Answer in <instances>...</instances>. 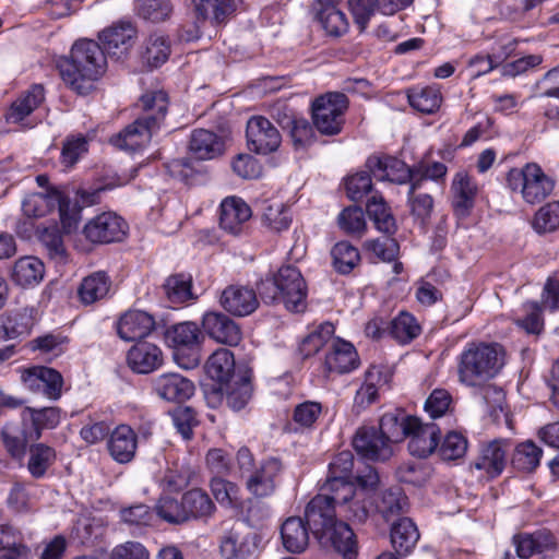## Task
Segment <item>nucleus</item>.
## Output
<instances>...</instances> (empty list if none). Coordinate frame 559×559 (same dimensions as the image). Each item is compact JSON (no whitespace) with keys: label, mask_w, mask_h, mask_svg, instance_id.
<instances>
[{"label":"nucleus","mask_w":559,"mask_h":559,"mask_svg":"<svg viewBox=\"0 0 559 559\" xmlns=\"http://www.w3.org/2000/svg\"><path fill=\"white\" fill-rule=\"evenodd\" d=\"M106 56L102 47L92 39H80L71 48L70 56L62 58L58 69L63 82L80 95L94 88L106 71Z\"/></svg>","instance_id":"1"},{"label":"nucleus","mask_w":559,"mask_h":559,"mask_svg":"<svg viewBox=\"0 0 559 559\" xmlns=\"http://www.w3.org/2000/svg\"><path fill=\"white\" fill-rule=\"evenodd\" d=\"M168 104V95L164 91H152L142 95L140 98L142 115L118 134L111 136L110 143L126 151H136L147 145L153 134L160 129Z\"/></svg>","instance_id":"2"},{"label":"nucleus","mask_w":559,"mask_h":559,"mask_svg":"<svg viewBox=\"0 0 559 559\" xmlns=\"http://www.w3.org/2000/svg\"><path fill=\"white\" fill-rule=\"evenodd\" d=\"M258 292L265 304L283 302L292 312H302L307 307L306 281L293 265H284L272 276L261 280Z\"/></svg>","instance_id":"3"},{"label":"nucleus","mask_w":559,"mask_h":559,"mask_svg":"<svg viewBox=\"0 0 559 559\" xmlns=\"http://www.w3.org/2000/svg\"><path fill=\"white\" fill-rule=\"evenodd\" d=\"M366 474H357L356 479L360 486L357 488L354 483H340L334 480L326 485V490L336 503L338 516L355 523H364L369 516V495L367 489L374 488L379 483L377 471L366 467Z\"/></svg>","instance_id":"4"},{"label":"nucleus","mask_w":559,"mask_h":559,"mask_svg":"<svg viewBox=\"0 0 559 559\" xmlns=\"http://www.w3.org/2000/svg\"><path fill=\"white\" fill-rule=\"evenodd\" d=\"M504 349L497 343H472L460 355L457 373L462 383L480 385L496 377L504 365Z\"/></svg>","instance_id":"5"},{"label":"nucleus","mask_w":559,"mask_h":559,"mask_svg":"<svg viewBox=\"0 0 559 559\" xmlns=\"http://www.w3.org/2000/svg\"><path fill=\"white\" fill-rule=\"evenodd\" d=\"M236 462L240 476L246 478V488L252 496L263 499L275 492L284 471L280 459L270 456L257 465L251 451L242 447L237 452Z\"/></svg>","instance_id":"6"},{"label":"nucleus","mask_w":559,"mask_h":559,"mask_svg":"<svg viewBox=\"0 0 559 559\" xmlns=\"http://www.w3.org/2000/svg\"><path fill=\"white\" fill-rule=\"evenodd\" d=\"M348 106V97L342 92H326L316 97L311 105L314 128L324 135L341 133Z\"/></svg>","instance_id":"7"},{"label":"nucleus","mask_w":559,"mask_h":559,"mask_svg":"<svg viewBox=\"0 0 559 559\" xmlns=\"http://www.w3.org/2000/svg\"><path fill=\"white\" fill-rule=\"evenodd\" d=\"M507 183L512 191H519L528 204L544 201L555 187V181L537 164H527L522 169H510Z\"/></svg>","instance_id":"8"},{"label":"nucleus","mask_w":559,"mask_h":559,"mask_svg":"<svg viewBox=\"0 0 559 559\" xmlns=\"http://www.w3.org/2000/svg\"><path fill=\"white\" fill-rule=\"evenodd\" d=\"M320 490L305 510L307 525L317 539L338 521L337 507L331 498L333 495L326 490V485H322Z\"/></svg>","instance_id":"9"},{"label":"nucleus","mask_w":559,"mask_h":559,"mask_svg":"<svg viewBox=\"0 0 559 559\" xmlns=\"http://www.w3.org/2000/svg\"><path fill=\"white\" fill-rule=\"evenodd\" d=\"M21 381L27 390L50 401H58L62 395L63 377L53 368L33 366L21 369Z\"/></svg>","instance_id":"10"},{"label":"nucleus","mask_w":559,"mask_h":559,"mask_svg":"<svg viewBox=\"0 0 559 559\" xmlns=\"http://www.w3.org/2000/svg\"><path fill=\"white\" fill-rule=\"evenodd\" d=\"M246 138L248 148L260 155L276 152L282 143L277 128L263 116H253L248 120Z\"/></svg>","instance_id":"11"},{"label":"nucleus","mask_w":559,"mask_h":559,"mask_svg":"<svg viewBox=\"0 0 559 559\" xmlns=\"http://www.w3.org/2000/svg\"><path fill=\"white\" fill-rule=\"evenodd\" d=\"M128 225L122 217L114 212H104L90 219L83 229L87 240L94 243L121 241L127 234Z\"/></svg>","instance_id":"12"},{"label":"nucleus","mask_w":559,"mask_h":559,"mask_svg":"<svg viewBox=\"0 0 559 559\" xmlns=\"http://www.w3.org/2000/svg\"><path fill=\"white\" fill-rule=\"evenodd\" d=\"M510 444L507 440L495 439L480 445L477 457L471 468L480 472L481 476L496 478L503 472L508 462Z\"/></svg>","instance_id":"13"},{"label":"nucleus","mask_w":559,"mask_h":559,"mask_svg":"<svg viewBox=\"0 0 559 559\" xmlns=\"http://www.w3.org/2000/svg\"><path fill=\"white\" fill-rule=\"evenodd\" d=\"M366 167L377 180L412 186L414 179L413 166L409 167L396 157L370 156L366 162Z\"/></svg>","instance_id":"14"},{"label":"nucleus","mask_w":559,"mask_h":559,"mask_svg":"<svg viewBox=\"0 0 559 559\" xmlns=\"http://www.w3.org/2000/svg\"><path fill=\"white\" fill-rule=\"evenodd\" d=\"M219 305L234 317H247L258 309L259 299L252 287L231 284L223 289Z\"/></svg>","instance_id":"15"},{"label":"nucleus","mask_w":559,"mask_h":559,"mask_svg":"<svg viewBox=\"0 0 559 559\" xmlns=\"http://www.w3.org/2000/svg\"><path fill=\"white\" fill-rule=\"evenodd\" d=\"M353 447L361 457L371 461H385L393 454L392 447L374 426L358 428L353 438Z\"/></svg>","instance_id":"16"},{"label":"nucleus","mask_w":559,"mask_h":559,"mask_svg":"<svg viewBox=\"0 0 559 559\" xmlns=\"http://www.w3.org/2000/svg\"><path fill=\"white\" fill-rule=\"evenodd\" d=\"M202 326L212 340L229 346L238 345L242 337L240 326L223 312L210 311L204 313Z\"/></svg>","instance_id":"17"},{"label":"nucleus","mask_w":559,"mask_h":559,"mask_svg":"<svg viewBox=\"0 0 559 559\" xmlns=\"http://www.w3.org/2000/svg\"><path fill=\"white\" fill-rule=\"evenodd\" d=\"M358 365V354L353 344L340 338L332 340L323 365L325 376L348 373Z\"/></svg>","instance_id":"18"},{"label":"nucleus","mask_w":559,"mask_h":559,"mask_svg":"<svg viewBox=\"0 0 559 559\" xmlns=\"http://www.w3.org/2000/svg\"><path fill=\"white\" fill-rule=\"evenodd\" d=\"M440 429L433 423L423 424L417 417L412 420V427L406 438H409V453L418 457H427L439 444Z\"/></svg>","instance_id":"19"},{"label":"nucleus","mask_w":559,"mask_h":559,"mask_svg":"<svg viewBox=\"0 0 559 559\" xmlns=\"http://www.w3.org/2000/svg\"><path fill=\"white\" fill-rule=\"evenodd\" d=\"M135 34V28L129 22L104 29L99 39L103 43L102 49L105 56L108 55L117 60L124 57L133 46Z\"/></svg>","instance_id":"20"},{"label":"nucleus","mask_w":559,"mask_h":559,"mask_svg":"<svg viewBox=\"0 0 559 559\" xmlns=\"http://www.w3.org/2000/svg\"><path fill=\"white\" fill-rule=\"evenodd\" d=\"M252 215L250 206L240 198L228 197L221 203L219 226L231 235H240Z\"/></svg>","instance_id":"21"},{"label":"nucleus","mask_w":559,"mask_h":559,"mask_svg":"<svg viewBox=\"0 0 559 559\" xmlns=\"http://www.w3.org/2000/svg\"><path fill=\"white\" fill-rule=\"evenodd\" d=\"M452 207L457 218H466L474 205L478 186L473 177L464 171L457 173L452 181Z\"/></svg>","instance_id":"22"},{"label":"nucleus","mask_w":559,"mask_h":559,"mask_svg":"<svg viewBox=\"0 0 559 559\" xmlns=\"http://www.w3.org/2000/svg\"><path fill=\"white\" fill-rule=\"evenodd\" d=\"M154 328L153 316L141 310H129L117 322V333L126 342L140 341L148 336Z\"/></svg>","instance_id":"23"},{"label":"nucleus","mask_w":559,"mask_h":559,"mask_svg":"<svg viewBox=\"0 0 559 559\" xmlns=\"http://www.w3.org/2000/svg\"><path fill=\"white\" fill-rule=\"evenodd\" d=\"M155 393L167 402L181 403L194 393V384L179 373H164L153 381Z\"/></svg>","instance_id":"24"},{"label":"nucleus","mask_w":559,"mask_h":559,"mask_svg":"<svg viewBox=\"0 0 559 559\" xmlns=\"http://www.w3.org/2000/svg\"><path fill=\"white\" fill-rule=\"evenodd\" d=\"M323 547H331L344 559H355L357 556L356 536L350 526L344 521H337L318 538Z\"/></svg>","instance_id":"25"},{"label":"nucleus","mask_w":559,"mask_h":559,"mask_svg":"<svg viewBox=\"0 0 559 559\" xmlns=\"http://www.w3.org/2000/svg\"><path fill=\"white\" fill-rule=\"evenodd\" d=\"M138 436L128 425L117 426L109 435L107 450L119 464L130 463L136 453Z\"/></svg>","instance_id":"26"},{"label":"nucleus","mask_w":559,"mask_h":559,"mask_svg":"<svg viewBox=\"0 0 559 559\" xmlns=\"http://www.w3.org/2000/svg\"><path fill=\"white\" fill-rule=\"evenodd\" d=\"M56 210L59 213L63 227L70 229L72 224L64 217V204L59 193H32L25 197L22 202V211L27 217H43Z\"/></svg>","instance_id":"27"},{"label":"nucleus","mask_w":559,"mask_h":559,"mask_svg":"<svg viewBox=\"0 0 559 559\" xmlns=\"http://www.w3.org/2000/svg\"><path fill=\"white\" fill-rule=\"evenodd\" d=\"M189 150L200 160L213 159L225 152V140L213 131L197 129L191 133Z\"/></svg>","instance_id":"28"},{"label":"nucleus","mask_w":559,"mask_h":559,"mask_svg":"<svg viewBox=\"0 0 559 559\" xmlns=\"http://www.w3.org/2000/svg\"><path fill=\"white\" fill-rule=\"evenodd\" d=\"M127 361L134 372L150 373L162 365L163 355L155 344L139 342L129 349Z\"/></svg>","instance_id":"29"},{"label":"nucleus","mask_w":559,"mask_h":559,"mask_svg":"<svg viewBox=\"0 0 559 559\" xmlns=\"http://www.w3.org/2000/svg\"><path fill=\"white\" fill-rule=\"evenodd\" d=\"M187 521L202 520L212 518L216 511V506L209 493L201 488H192L181 496Z\"/></svg>","instance_id":"30"},{"label":"nucleus","mask_w":559,"mask_h":559,"mask_svg":"<svg viewBox=\"0 0 559 559\" xmlns=\"http://www.w3.org/2000/svg\"><path fill=\"white\" fill-rule=\"evenodd\" d=\"M166 338L176 349L177 356L183 349H198L202 341V333L197 323L186 321L167 329Z\"/></svg>","instance_id":"31"},{"label":"nucleus","mask_w":559,"mask_h":559,"mask_svg":"<svg viewBox=\"0 0 559 559\" xmlns=\"http://www.w3.org/2000/svg\"><path fill=\"white\" fill-rule=\"evenodd\" d=\"M111 287V280L104 271L93 272L85 276L78 289V295L82 304L93 305L105 299Z\"/></svg>","instance_id":"32"},{"label":"nucleus","mask_w":559,"mask_h":559,"mask_svg":"<svg viewBox=\"0 0 559 559\" xmlns=\"http://www.w3.org/2000/svg\"><path fill=\"white\" fill-rule=\"evenodd\" d=\"M45 99V90L40 84H34L21 97L12 103L7 112V121L21 123L28 117Z\"/></svg>","instance_id":"33"},{"label":"nucleus","mask_w":559,"mask_h":559,"mask_svg":"<svg viewBox=\"0 0 559 559\" xmlns=\"http://www.w3.org/2000/svg\"><path fill=\"white\" fill-rule=\"evenodd\" d=\"M414 418L415 416H408L403 412L386 413L380 419L378 431L392 447L393 443L406 438Z\"/></svg>","instance_id":"34"},{"label":"nucleus","mask_w":559,"mask_h":559,"mask_svg":"<svg viewBox=\"0 0 559 559\" xmlns=\"http://www.w3.org/2000/svg\"><path fill=\"white\" fill-rule=\"evenodd\" d=\"M33 320L27 309L0 314V341L14 340L31 333Z\"/></svg>","instance_id":"35"},{"label":"nucleus","mask_w":559,"mask_h":559,"mask_svg":"<svg viewBox=\"0 0 559 559\" xmlns=\"http://www.w3.org/2000/svg\"><path fill=\"white\" fill-rule=\"evenodd\" d=\"M45 275V265L36 257L27 255L15 261L12 270V280L22 287L39 284Z\"/></svg>","instance_id":"36"},{"label":"nucleus","mask_w":559,"mask_h":559,"mask_svg":"<svg viewBox=\"0 0 559 559\" xmlns=\"http://www.w3.org/2000/svg\"><path fill=\"white\" fill-rule=\"evenodd\" d=\"M321 9L317 13V19L331 37H341L349 29V22L344 12L338 10L333 1H319Z\"/></svg>","instance_id":"37"},{"label":"nucleus","mask_w":559,"mask_h":559,"mask_svg":"<svg viewBox=\"0 0 559 559\" xmlns=\"http://www.w3.org/2000/svg\"><path fill=\"white\" fill-rule=\"evenodd\" d=\"M205 370L211 379L222 383L239 376L235 373L234 354L227 348L214 352L206 361Z\"/></svg>","instance_id":"38"},{"label":"nucleus","mask_w":559,"mask_h":559,"mask_svg":"<svg viewBox=\"0 0 559 559\" xmlns=\"http://www.w3.org/2000/svg\"><path fill=\"white\" fill-rule=\"evenodd\" d=\"M281 535L284 547L290 552H300L308 546L309 533L301 518H288L282 525Z\"/></svg>","instance_id":"39"},{"label":"nucleus","mask_w":559,"mask_h":559,"mask_svg":"<svg viewBox=\"0 0 559 559\" xmlns=\"http://www.w3.org/2000/svg\"><path fill=\"white\" fill-rule=\"evenodd\" d=\"M419 539V532L415 523L408 519H400L392 525L391 543L400 555H407Z\"/></svg>","instance_id":"40"},{"label":"nucleus","mask_w":559,"mask_h":559,"mask_svg":"<svg viewBox=\"0 0 559 559\" xmlns=\"http://www.w3.org/2000/svg\"><path fill=\"white\" fill-rule=\"evenodd\" d=\"M367 213L376 228L386 235L396 231L395 218L381 194H373L367 202Z\"/></svg>","instance_id":"41"},{"label":"nucleus","mask_w":559,"mask_h":559,"mask_svg":"<svg viewBox=\"0 0 559 559\" xmlns=\"http://www.w3.org/2000/svg\"><path fill=\"white\" fill-rule=\"evenodd\" d=\"M251 395L252 386L247 372L225 383L226 405L235 412L241 411L248 404Z\"/></svg>","instance_id":"42"},{"label":"nucleus","mask_w":559,"mask_h":559,"mask_svg":"<svg viewBox=\"0 0 559 559\" xmlns=\"http://www.w3.org/2000/svg\"><path fill=\"white\" fill-rule=\"evenodd\" d=\"M407 98L409 105L424 114H433L442 103V95L436 86L413 87L408 90Z\"/></svg>","instance_id":"43"},{"label":"nucleus","mask_w":559,"mask_h":559,"mask_svg":"<svg viewBox=\"0 0 559 559\" xmlns=\"http://www.w3.org/2000/svg\"><path fill=\"white\" fill-rule=\"evenodd\" d=\"M543 450L533 441L519 443L511 456L512 466L520 472H533L540 463Z\"/></svg>","instance_id":"44"},{"label":"nucleus","mask_w":559,"mask_h":559,"mask_svg":"<svg viewBox=\"0 0 559 559\" xmlns=\"http://www.w3.org/2000/svg\"><path fill=\"white\" fill-rule=\"evenodd\" d=\"M164 290L167 299L175 305L185 304L194 299L192 293V277L189 274L170 275L164 284Z\"/></svg>","instance_id":"45"},{"label":"nucleus","mask_w":559,"mask_h":559,"mask_svg":"<svg viewBox=\"0 0 559 559\" xmlns=\"http://www.w3.org/2000/svg\"><path fill=\"white\" fill-rule=\"evenodd\" d=\"M24 413L29 415L34 428L33 431H31V437L35 439L40 438L41 430L53 429L60 423L61 409L56 406L41 408L26 407Z\"/></svg>","instance_id":"46"},{"label":"nucleus","mask_w":559,"mask_h":559,"mask_svg":"<svg viewBox=\"0 0 559 559\" xmlns=\"http://www.w3.org/2000/svg\"><path fill=\"white\" fill-rule=\"evenodd\" d=\"M1 437L5 449L14 457H20L24 454L29 440H36L34 437H31V432H27L19 424L14 423L3 426Z\"/></svg>","instance_id":"47"},{"label":"nucleus","mask_w":559,"mask_h":559,"mask_svg":"<svg viewBox=\"0 0 559 559\" xmlns=\"http://www.w3.org/2000/svg\"><path fill=\"white\" fill-rule=\"evenodd\" d=\"M420 333V326L414 316L401 312L389 323V334L401 344H407Z\"/></svg>","instance_id":"48"},{"label":"nucleus","mask_w":559,"mask_h":559,"mask_svg":"<svg viewBox=\"0 0 559 559\" xmlns=\"http://www.w3.org/2000/svg\"><path fill=\"white\" fill-rule=\"evenodd\" d=\"M332 264L340 274H348L360 261V254L356 247L347 241H340L331 250Z\"/></svg>","instance_id":"49"},{"label":"nucleus","mask_w":559,"mask_h":559,"mask_svg":"<svg viewBox=\"0 0 559 559\" xmlns=\"http://www.w3.org/2000/svg\"><path fill=\"white\" fill-rule=\"evenodd\" d=\"M56 461V451L44 443L33 444L29 448L27 468L35 478H41Z\"/></svg>","instance_id":"50"},{"label":"nucleus","mask_w":559,"mask_h":559,"mask_svg":"<svg viewBox=\"0 0 559 559\" xmlns=\"http://www.w3.org/2000/svg\"><path fill=\"white\" fill-rule=\"evenodd\" d=\"M170 55V45L168 39L158 34L151 35L142 52V59L147 66L158 68L165 63Z\"/></svg>","instance_id":"51"},{"label":"nucleus","mask_w":559,"mask_h":559,"mask_svg":"<svg viewBox=\"0 0 559 559\" xmlns=\"http://www.w3.org/2000/svg\"><path fill=\"white\" fill-rule=\"evenodd\" d=\"M533 229L538 235H546L559 229V201L548 202L535 213Z\"/></svg>","instance_id":"52"},{"label":"nucleus","mask_w":559,"mask_h":559,"mask_svg":"<svg viewBox=\"0 0 559 559\" xmlns=\"http://www.w3.org/2000/svg\"><path fill=\"white\" fill-rule=\"evenodd\" d=\"M407 498L400 487L390 488L382 492L377 502V510L385 519L390 521L393 516L403 512Z\"/></svg>","instance_id":"53"},{"label":"nucleus","mask_w":559,"mask_h":559,"mask_svg":"<svg viewBox=\"0 0 559 559\" xmlns=\"http://www.w3.org/2000/svg\"><path fill=\"white\" fill-rule=\"evenodd\" d=\"M155 511L167 523L183 524L188 522L181 498L178 500L171 496H163L157 500Z\"/></svg>","instance_id":"54"},{"label":"nucleus","mask_w":559,"mask_h":559,"mask_svg":"<svg viewBox=\"0 0 559 559\" xmlns=\"http://www.w3.org/2000/svg\"><path fill=\"white\" fill-rule=\"evenodd\" d=\"M135 11L142 19L158 23L170 16L173 5L169 0H136Z\"/></svg>","instance_id":"55"},{"label":"nucleus","mask_w":559,"mask_h":559,"mask_svg":"<svg viewBox=\"0 0 559 559\" xmlns=\"http://www.w3.org/2000/svg\"><path fill=\"white\" fill-rule=\"evenodd\" d=\"M335 332V328L332 323H322L316 331L307 335L300 346L299 350L305 357L317 354L324 345L330 341Z\"/></svg>","instance_id":"56"},{"label":"nucleus","mask_w":559,"mask_h":559,"mask_svg":"<svg viewBox=\"0 0 559 559\" xmlns=\"http://www.w3.org/2000/svg\"><path fill=\"white\" fill-rule=\"evenodd\" d=\"M414 179L412 182V190L421 188L423 182L432 180L439 182L444 179L448 168L441 162L425 163L419 162L413 165Z\"/></svg>","instance_id":"57"},{"label":"nucleus","mask_w":559,"mask_h":559,"mask_svg":"<svg viewBox=\"0 0 559 559\" xmlns=\"http://www.w3.org/2000/svg\"><path fill=\"white\" fill-rule=\"evenodd\" d=\"M354 468V455L349 451H342L334 456L329 464V474L323 485H330L334 480L352 483L349 477Z\"/></svg>","instance_id":"58"},{"label":"nucleus","mask_w":559,"mask_h":559,"mask_svg":"<svg viewBox=\"0 0 559 559\" xmlns=\"http://www.w3.org/2000/svg\"><path fill=\"white\" fill-rule=\"evenodd\" d=\"M87 151L88 141L86 136L82 134L69 135L63 142L60 162L66 167H72L87 153Z\"/></svg>","instance_id":"59"},{"label":"nucleus","mask_w":559,"mask_h":559,"mask_svg":"<svg viewBox=\"0 0 559 559\" xmlns=\"http://www.w3.org/2000/svg\"><path fill=\"white\" fill-rule=\"evenodd\" d=\"M322 415V404L314 401H305L295 406L293 423L298 429H311Z\"/></svg>","instance_id":"60"},{"label":"nucleus","mask_w":559,"mask_h":559,"mask_svg":"<svg viewBox=\"0 0 559 559\" xmlns=\"http://www.w3.org/2000/svg\"><path fill=\"white\" fill-rule=\"evenodd\" d=\"M340 228L347 235L360 237L366 229L365 214L359 206H348L337 216Z\"/></svg>","instance_id":"61"},{"label":"nucleus","mask_w":559,"mask_h":559,"mask_svg":"<svg viewBox=\"0 0 559 559\" xmlns=\"http://www.w3.org/2000/svg\"><path fill=\"white\" fill-rule=\"evenodd\" d=\"M262 221L271 229L282 231L289 227L292 214L287 206L276 202L264 207Z\"/></svg>","instance_id":"62"},{"label":"nucleus","mask_w":559,"mask_h":559,"mask_svg":"<svg viewBox=\"0 0 559 559\" xmlns=\"http://www.w3.org/2000/svg\"><path fill=\"white\" fill-rule=\"evenodd\" d=\"M39 240L51 260L56 261L57 263L66 262V248L63 245L62 236L57 228H45L39 236Z\"/></svg>","instance_id":"63"},{"label":"nucleus","mask_w":559,"mask_h":559,"mask_svg":"<svg viewBox=\"0 0 559 559\" xmlns=\"http://www.w3.org/2000/svg\"><path fill=\"white\" fill-rule=\"evenodd\" d=\"M466 450V438L460 432L451 431L444 437L438 453L443 461H454L461 459Z\"/></svg>","instance_id":"64"}]
</instances>
